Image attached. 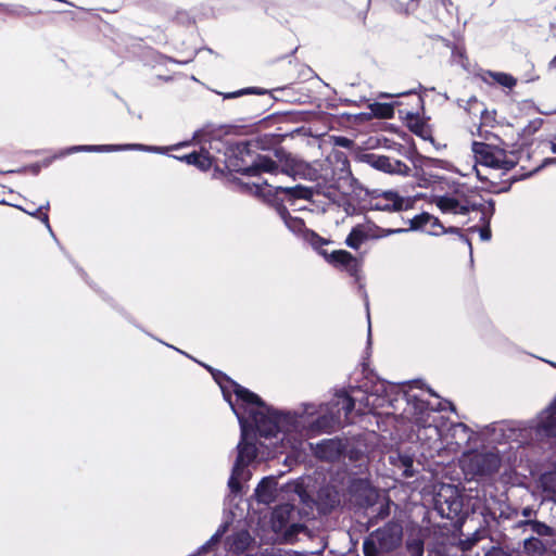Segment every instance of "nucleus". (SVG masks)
I'll return each mask as SVG.
<instances>
[{"label": "nucleus", "mask_w": 556, "mask_h": 556, "mask_svg": "<svg viewBox=\"0 0 556 556\" xmlns=\"http://www.w3.org/2000/svg\"><path fill=\"white\" fill-rule=\"evenodd\" d=\"M453 60L458 63L459 65H462L463 67L466 66L465 64V50L460 47H456L454 50H453Z\"/></svg>", "instance_id": "cd10ccee"}, {"label": "nucleus", "mask_w": 556, "mask_h": 556, "mask_svg": "<svg viewBox=\"0 0 556 556\" xmlns=\"http://www.w3.org/2000/svg\"><path fill=\"white\" fill-rule=\"evenodd\" d=\"M371 331V326H370V320L368 319V332L370 333Z\"/></svg>", "instance_id": "a19ab883"}, {"label": "nucleus", "mask_w": 556, "mask_h": 556, "mask_svg": "<svg viewBox=\"0 0 556 556\" xmlns=\"http://www.w3.org/2000/svg\"><path fill=\"white\" fill-rule=\"evenodd\" d=\"M2 204H8V205H12V206L18 207L22 211H24L25 213H27L28 215L37 217L41 223L45 224V226L48 229V231L51 235H53L52 228H51L50 223H49V216H48V211H49V207H50V204H49L48 201L46 203L41 204L38 207H35L34 204H27L25 207H23V206H20L17 204L11 203L9 200L3 198L2 199Z\"/></svg>", "instance_id": "dca6fc26"}, {"label": "nucleus", "mask_w": 556, "mask_h": 556, "mask_svg": "<svg viewBox=\"0 0 556 556\" xmlns=\"http://www.w3.org/2000/svg\"><path fill=\"white\" fill-rule=\"evenodd\" d=\"M434 203L444 214L465 215L475 208V205L459 193L435 197Z\"/></svg>", "instance_id": "9d476101"}, {"label": "nucleus", "mask_w": 556, "mask_h": 556, "mask_svg": "<svg viewBox=\"0 0 556 556\" xmlns=\"http://www.w3.org/2000/svg\"><path fill=\"white\" fill-rule=\"evenodd\" d=\"M409 223L412 230H422L432 236H440L446 232L439 218L430 215L429 213L417 215L412 218Z\"/></svg>", "instance_id": "ddd939ff"}, {"label": "nucleus", "mask_w": 556, "mask_h": 556, "mask_svg": "<svg viewBox=\"0 0 556 556\" xmlns=\"http://www.w3.org/2000/svg\"><path fill=\"white\" fill-rule=\"evenodd\" d=\"M551 150L553 153H556V141H552L551 142ZM544 164L547 165V164H556V157H552V159H546L544 161Z\"/></svg>", "instance_id": "7c9ffc66"}, {"label": "nucleus", "mask_w": 556, "mask_h": 556, "mask_svg": "<svg viewBox=\"0 0 556 556\" xmlns=\"http://www.w3.org/2000/svg\"><path fill=\"white\" fill-rule=\"evenodd\" d=\"M381 97H384V98H391V97H393V94H390V93H383V94H381Z\"/></svg>", "instance_id": "58836bf2"}, {"label": "nucleus", "mask_w": 556, "mask_h": 556, "mask_svg": "<svg viewBox=\"0 0 556 556\" xmlns=\"http://www.w3.org/2000/svg\"><path fill=\"white\" fill-rule=\"evenodd\" d=\"M315 454L319 458L332 459L339 454V444L332 440L324 441L317 445Z\"/></svg>", "instance_id": "aec40b11"}, {"label": "nucleus", "mask_w": 556, "mask_h": 556, "mask_svg": "<svg viewBox=\"0 0 556 556\" xmlns=\"http://www.w3.org/2000/svg\"><path fill=\"white\" fill-rule=\"evenodd\" d=\"M402 466L404 467V475L406 477H412V466H413V459L409 456H403L400 458Z\"/></svg>", "instance_id": "c85d7f7f"}, {"label": "nucleus", "mask_w": 556, "mask_h": 556, "mask_svg": "<svg viewBox=\"0 0 556 556\" xmlns=\"http://www.w3.org/2000/svg\"><path fill=\"white\" fill-rule=\"evenodd\" d=\"M448 231H451V232H457V231H458V229H457V228H451Z\"/></svg>", "instance_id": "ea45409f"}, {"label": "nucleus", "mask_w": 556, "mask_h": 556, "mask_svg": "<svg viewBox=\"0 0 556 556\" xmlns=\"http://www.w3.org/2000/svg\"><path fill=\"white\" fill-rule=\"evenodd\" d=\"M278 189L285 193H288L294 198H300V199H309L313 194V192L309 188H305L300 185H298L295 187H291V188L278 187Z\"/></svg>", "instance_id": "5701e85b"}, {"label": "nucleus", "mask_w": 556, "mask_h": 556, "mask_svg": "<svg viewBox=\"0 0 556 556\" xmlns=\"http://www.w3.org/2000/svg\"><path fill=\"white\" fill-rule=\"evenodd\" d=\"M465 241L467 242L468 247L470 248L471 243L467 239H465Z\"/></svg>", "instance_id": "79ce46f5"}, {"label": "nucleus", "mask_w": 556, "mask_h": 556, "mask_svg": "<svg viewBox=\"0 0 556 556\" xmlns=\"http://www.w3.org/2000/svg\"><path fill=\"white\" fill-rule=\"evenodd\" d=\"M247 92H248V91H243V90H242V91H239V92L230 93V94H228L227 97H228V98H232V97H237V96H239V94H243V93H247Z\"/></svg>", "instance_id": "f704fd0d"}, {"label": "nucleus", "mask_w": 556, "mask_h": 556, "mask_svg": "<svg viewBox=\"0 0 556 556\" xmlns=\"http://www.w3.org/2000/svg\"><path fill=\"white\" fill-rule=\"evenodd\" d=\"M348 143H349V140H348V139H345V138H341V139H340V144H342V146H348Z\"/></svg>", "instance_id": "c9c22d12"}, {"label": "nucleus", "mask_w": 556, "mask_h": 556, "mask_svg": "<svg viewBox=\"0 0 556 556\" xmlns=\"http://www.w3.org/2000/svg\"><path fill=\"white\" fill-rule=\"evenodd\" d=\"M549 66H551V67H556V55H555V56H554V59L551 61Z\"/></svg>", "instance_id": "4c0bfd02"}, {"label": "nucleus", "mask_w": 556, "mask_h": 556, "mask_svg": "<svg viewBox=\"0 0 556 556\" xmlns=\"http://www.w3.org/2000/svg\"><path fill=\"white\" fill-rule=\"evenodd\" d=\"M472 152L477 164L495 169H509L514 162L507 157L506 152L494 146L483 142H473Z\"/></svg>", "instance_id": "423d86ee"}, {"label": "nucleus", "mask_w": 556, "mask_h": 556, "mask_svg": "<svg viewBox=\"0 0 556 556\" xmlns=\"http://www.w3.org/2000/svg\"><path fill=\"white\" fill-rule=\"evenodd\" d=\"M470 230L471 231L478 230L479 235H480V238L483 241H488L491 238V231H490V229L488 227H483V228L472 227V228H470Z\"/></svg>", "instance_id": "c756f323"}, {"label": "nucleus", "mask_w": 556, "mask_h": 556, "mask_svg": "<svg viewBox=\"0 0 556 556\" xmlns=\"http://www.w3.org/2000/svg\"><path fill=\"white\" fill-rule=\"evenodd\" d=\"M219 384L224 397L229 402L232 412L237 416L241 428V440L237 446L238 456L228 481L233 493L241 490V482L250 478L248 465L256 456L255 445L249 441L252 432L256 430L265 439H275L273 446L275 452H290L298 457L304 450L305 440L309 437L306 427L301 424L296 412L279 413L262 402V400L248 389L229 381L222 375H213Z\"/></svg>", "instance_id": "f257e3e1"}, {"label": "nucleus", "mask_w": 556, "mask_h": 556, "mask_svg": "<svg viewBox=\"0 0 556 556\" xmlns=\"http://www.w3.org/2000/svg\"><path fill=\"white\" fill-rule=\"evenodd\" d=\"M369 163L374 168L388 174L407 175L409 170L405 163L384 155H370Z\"/></svg>", "instance_id": "4468645a"}, {"label": "nucleus", "mask_w": 556, "mask_h": 556, "mask_svg": "<svg viewBox=\"0 0 556 556\" xmlns=\"http://www.w3.org/2000/svg\"><path fill=\"white\" fill-rule=\"evenodd\" d=\"M405 387H406V384H404V386L402 387V389H403L404 395L406 396V401L409 403V402L412 401V399H413V397H415V395H410V394L408 393V391H407L406 389H404Z\"/></svg>", "instance_id": "473e14b6"}, {"label": "nucleus", "mask_w": 556, "mask_h": 556, "mask_svg": "<svg viewBox=\"0 0 556 556\" xmlns=\"http://www.w3.org/2000/svg\"><path fill=\"white\" fill-rule=\"evenodd\" d=\"M334 156L338 161H341L344 166L348 164L346 157L342 153H336Z\"/></svg>", "instance_id": "2f4dec72"}, {"label": "nucleus", "mask_w": 556, "mask_h": 556, "mask_svg": "<svg viewBox=\"0 0 556 556\" xmlns=\"http://www.w3.org/2000/svg\"><path fill=\"white\" fill-rule=\"evenodd\" d=\"M225 530L223 531H218L216 534H214L211 539L212 542H216L218 541V539L220 538V535L224 533Z\"/></svg>", "instance_id": "72a5a7b5"}, {"label": "nucleus", "mask_w": 556, "mask_h": 556, "mask_svg": "<svg viewBox=\"0 0 556 556\" xmlns=\"http://www.w3.org/2000/svg\"><path fill=\"white\" fill-rule=\"evenodd\" d=\"M403 231L405 229L381 228L370 223L358 224L348 235L345 244L353 250H358L368 240L381 239Z\"/></svg>", "instance_id": "0eeeda50"}, {"label": "nucleus", "mask_w": 556, "mask_h": 556, "mask_svg": "<svg viewBox=\"0 0 556 556\" xmlns=\"http://www.w3.org/2000/svg\"><path fill=\"white\" fill-rule=\"evenodd\" d=\"M276 490V482L271 478H265L261 481L255 490V495L258 502L269 504L274 501V493Z\"/></svg>", "instance_id": "f3484780"}, {"label": "nucleus", "mask_w": 556, "mask_h": 556, "mask_svg": "<svg viewBox=\"0 0 556 556\" xmlns=\"http://www.w3.org/2000/svg\"><path fill=\"white\" fill-rule=\"evenodd\" d=\"M393 7L400 13L409 14L416 10L417 2L416 0H393Z\"/></svg>", "instance_id": "393cba45"}, {"label": "nucleus", "mask_w": 556, "mask_h": 556, "mask_svg": "<svg viewBox=\"0 0 556 556\" xmlns=\"http://www.w3.org/2000/svg\"><path fill=\"white\" fill-rule=\"evenodd\" d=\"M304 241L330 265L344 269L349 275L358 273L361 261L345 250L333 249L332 240L320 237L313 230H306Z\"/></svg>", "instance_id": "20e7f679"}, {"label": "nucleus", "mask_w": 556, "mask_h": 556, "mask_svg": "<svg viewBox=\"0 0 556 556\" xmlns=\"http://www.w3.org/2000/svg\"><path fill=\"white\" fill-rule=\"evenodd\" d=\"M476 170H477V175L480 176V169L476 168Z\"/></svg>", "instance_id": "37998d69"}, {"label": "nucleus", "mask_w": 556, "mask_h": 556, "mask_svg": "<svg viewBox=\"0 0 556 556\" xmlns=\"http://www.w3.org/2000/svg\"><path fill=\"white\" fill-rule=\"evenodd\" d=\"M415 421L424 428L433 427L437 435L447 444L460 446L464 443H468L471 437V432L466 425L457 422L451 424L450 427H447L443 416L434 409L428 408L422 403L419 407V412L415 414Z\"/></svg>", "instance_id": "7ed1b4c3"}, {"label": "nucleus", "mask_w": 556, "mask_h": 556, "mask_svg": "<svg viewBox=\"0 0 556 556\" xmlns=\"http://www.w3.org/2000/svg\"><path fill=\"white\" fill-rule=\"evenodd\" d=\"M469 464L475 469V473H489L498 466V458L494 454H472L469 456Z\"/></svg>", "instance_id": "2eb2a0df"}, {"label": "nucleus", "mask_w": 556, "mask_h": 556, "mask_svg": "<svg viewBox=\"0 0 556 556\" xmlns=\"http://www.w3.org/2000/svg\"><path fill=\"white\" fill-rule=\"evenodd\" d=\"M530 430L538 439L556 437V396L551 404L531 421Z\"/></svg>", "instance_id": "1a4fd4ad"}, {"label": "nucleus", "mask_w": 556, "mask_h": 556, "mask_svg": "<svg viewBox=\"0 0 556 556\" xmlns=\"http://www.w3.org/2000/svg\"><path fill=\"white\" fill-rule=\"evenodd\" d=\"M250 534L247 531H241L237 533L236 536L233 538L231 547H233L237 551H242L250 544Z\"/></svg>", "instance_id": "a878e982"}, {"label": "nucleus", "mask_w": 556, "mask_h": 556, "mask_svg": "<svg viewBox=\"0 0 556 556\" xmlns=\"http://www.w3.org/2000/svg\"><path fill=\"white\" fill-rule=\"evenodd\" d=\"M376 541L382 549H391L396 546L401 536L399 531H391L390 529L378 530L371 535L370 540L364 542L365 556H378L375 549Z\"/></svg>", "instance_id": "9b49d317"}, {"label": "nucleus", "mask_w": 556, "mask_h": 556, "mask_svg": "<svg viewBox=\"0 0 556 556\" xmlns=\"http://www.w3.org/2000/svg\"><path fill=\"white\" fill-rule=\"evenodd\" d=\"M372 112L379 117L389 118L393 115V108L390 104L377 103L372 106Z\"/></svg>", "instance_id": "bb28decb"}, {"label": "nucleus", "mask_w": 556, "mask_h": 556, "mask_svg": "<svg viewBox=\"0 0 556 556\" xmlns=\"http://www.w3.org/2000/svg\"><path fill=\"white\" fill-rule=\"evenodd\" d=\"M415 132L419 134V136H421L422 138H426V135L424 134V129L422 128H420L419 131L416 129Z\"/></svg>", "instance_id": "e433bc0d"}, {"label": "nucleus", "mask_w": 556, "mask_h": 556, "mask_svg": "<svg viewBox=\"0 0 556 556\" xmlns=\"http://www.w3.org/2000/svg\"><path fill=\"white\" fill-rule=\"evenodd\" d=\"M278 212H279V215L281 216V218L283 219L286 226L291 231L302 232L304 235V232L307 230L304 228L303 220L298 217H292L285 207L279 208Z\"/></svg>", "instance_id": "412c9836"}, {"label": "nucleus", "mask_w": 556, "mask_h": 556, "mask_svg": "<svg viewBox=\"0 0 556 556\" xmlns=\"http://www.w3.org/2000/svg\"><path fill=\"white\" fill-rule=\"evenodd\" d=\"M190 144V141H184L170 147H156V146H146L140 143H127V144H100V146H74L65 151V154L74 153V152H115V151H127V150H137L144 152H152L159 154H165L168 151L177 150L182 147H187Z\"/></svg>", "instance_id": "39448f33"}, {"label": "nucleus", "mask_w": 556, "mask_h": 556, "mask_svg": "<svg viewBox=\"0 0 556 556\" xmlns=\"http://www.w3.org/2000/svg\"><path fill=\"white\" fill-rule=\"evenodd\" d=\"M542 488L549 493L556 501V472H548L541 478Z\"/></svg>", "instance_id": "4be33fe9"}, {"label": "nucleus", "mask_w": 556, "mask_h": 556, "mask_svg": "<svg viewBox=\"0 0 556 556\" xmlns=\"http://www.w3.org/2000/svg\"><path fill=\"white\" fill-rule=\"evenodd\" d=\"M293 514V506L290 504H285L277 507L271 516V527L275 532H285V533H296L301 526L295 523H290L291 515Z\"/></svg>", "instance_id": "f8f14e48"}, {"label": "nucleus", "mask_w": 556, "mask_h": 556, "mask_svg": "<svg viewBox=\"0 0 556 556\" xmlns=\"http://www.w3.org/2000/svg\"><path fill=\"white\" fill-rule=\"evenodd\" d=\"M489 76L493 79V81L507 88H513L516 85V79L509 74L489 73Z\"/></svg>", "instance_id": "b1692460"}, {"label": "nucleus", "mask_w": 556, "mask_h": 556, "mask_svg": "<svg viewBox=\"0 0 556 556\" xmlns=\"http://www.w3.org/2000/svg\"><path fill=\"white\" fill-rule=\"evenodd\" d=\"M278 165L266 156L258 157L253 166L248 167L244 172L248 175H256L261 172L276 173Z\"/></svg>", "instance_id": "6ab92c4d"}, {"label": "nucleus", "mask_w": 556, "mask_h": 556, "mask_svg": "<svg viewBox=\"0 0 556 556\" xmlns=\"http://www.w3.org/2000/svg\"><path fill=\"white\" fill-rule=\"evenodd\" d=\"M175 157L177 159V156ZM178 160L185 161L190 165H195L203 170L208 169L212 165V160L207 152H192L190 154L178 157Z\"/></svg>", "instance_id": "a211bd4d"}, {"label": "nucleus", "mask_w": 556, "mask_h": 556, "mask_svg": "<svg viewBox=\"0 0 556 556\" xmlns=\"http://www.w3.org/2000/svg\"><path fill=\"white\" fill-rule=\"evenodd\" d=\"M413 204L412 198L400 197L391 190L376 192L370 198V207L377 211L400 212L412 208Z\"/></svg>", "instance_id": "6e6552de"}, {"label": "nucleus", "mask_w": 556, "mask_h": 556, "mask_svg": "<svg viewBox=\"0 0 556 556\" xmlns=\"http://www.w3.org/2000/svg\"><path fill=\"white\" fill-rule=\"evenodd\" d=\"M399 388L393 383L377 380L371 382L370 388L364 383L362 387L341 390L328 404H303L298 410L301 424L306 427L309 437L329 432L336 427L351 422L350 415L353 409L357 414H367L391 404V393Z\"/></svg>", "instance_id": "f03ea898"}]
</instances>
